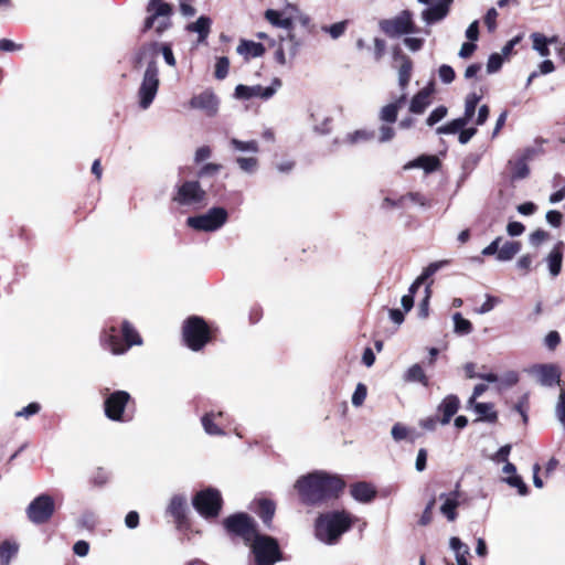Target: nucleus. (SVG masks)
Wrapping results in <instances>:
<instances>
[{
  "instance_id": "obj_43",
  "label": "nucleus",
  "mask_w": 565,
  "mask_h": 565,
  "mask_svg": "<svg viewBox=\"0 0 565 565\" xmlns=\"http://www.w3.org/2000/svg\"><path fill=\"white\" fill-rule=\"evenodd\" d=\"M468 121L462 117L456 118L448 124L440 126L437 128L438 135H452L459 132L462 128L466 127Z\"/></svg>"
},
{
  "instance_id": "obj_17",
  "label": "nucleus",
  "mask_w": 565,
  "mask_h": 565,
  "mask_svg": "<svg viewBox=\"0 0 565 565\" xmlns=\"http://www.w3.org/2000/svg\"><path fill=\"white\" fill-rule=\"evenodd\" d=\"M192 109L202 110L207 117H214L218 113L220 99L211 89L192 96L189 102Z\"/></svg>"
},
{
  "instance_id": "obj_60",
  "label": "nucleus",
  "mask_w": 565,
  "mask_h": 565,
  "mask_svg": "<svg viewBox=\"0 0 565 565\" xmlns=\"http://www.w3.org/2000/svg\"><path fill=\"white\" fill-rule=\"evenodd\" d=\"M499 301H500L499 298L491 296V295H487L486 301L481 305V307L479 309H476V312L487 313V312L491 311L494 308V306L497 303H499Z\"/></svg>"
},
{
  "instance_id": "obj_21",
  "label": "nucleus",
  "mask_w": 565,
  "mask_h": 565,
  "mask_svg": "<svg viewBox=\"0 0 565 565\" xmlns=\"http://www.w3.org/2000/svg\"><path fill=\"white\" fill-rule=\"evenodd\" d=\"M460 407V399L457 395L449 394L447 395L438 405L437 413L441 414L440 424L447 425L450 423L451 418L456 415Z\"/></svg>"
},
{
  "instance_id": "obj_39",
  "label": "nucleus",
  "mask_w": 565,
  "mask_h": 565,
  "mask_svg": "<svg viewBox=\"0 0 565 565\" xmlns=\"http://www.w3.org/2000/svg\"><path fill=\"white\" fill-rule=\"evenodd\" d=\"M413 63L409 57L402 56V64L398 70V85L404 90L412 77Z\"/></svg>"
},
{
  "instance_id": "obj_24",
  "label": "nucleus",
  "mask_w": 565,
  "mask_h": 565,
  "mask_svg": "<svg viewBox=\"0 0 565 565\" xmlns=\"http://www.w3.org/2000/svg\"><path fill=\"white\" fill-rule=\"evenodd\" d=\"M440 167V161L436 156L422 154L418 158L407 162L404 164L403 169L405 171L412 168H420L425 173H433L438 170Z\"/></svg>"
},
{
  "instance_id": "obj_54",
  "label": "nucleus",
  "mask_w": 565,
  "mask_h": 565,
  "mask_svg": "<svg viewBox=\"0 0 565 565\" xmlns=\"http://www.w3.org/2000/svg\"><path fill=\"white\" fill-rule=\"evenodd\" d=\"M505 481L514 488H518V491L521 495H526L529 493V488L522 480V478L518 475L509 476Z\"/></svg>"
},
{
  "instance_id": "obj_55",
  "label": "nucleus",
  "mask_w": 565,
  "mask_h": 565,
  "mask_svg": "<svg viewBox=\"0 0 565 565\" xmlns=\"http://www.w3.org/2000/svg\"><path fill=\"white\" fill-rule=\"evenodd\" d=\"M366 394H367L366 386L362 383H359L356 385V388H355L353 395H352V404L354 406H361L366 398Z\"/></svg>"
},
{
  "instance_id": "obj_57",
  "label": "nucleus",
  "mask_w": 565,
  "mask_h": 565,
  "mask_svg": "<svg viewBox=\"0 0 565 565\" xmlns=\"http://www.w3.org/2000/svg\"><path fill=\"white\" fill-rule=\"evenodd\" d=\"M237 164L246 173H253L257 166V160L253 157L249 158H237Z\"/></svg>"
},
{
  "instance_id": "obj_10",
  "label": "nucleus",
  "mask_w": 565,
  "mask_h": 565,
  "mask_svg": "<svg viewBox=\"0 0 565 565\" xmlns=\"http://www.w3.org/2000/svg\"><path fill=\"white\" fill-rule=\"evenodd\" d=\"M379 25L388 38L393 39L418 31L413 20V13L409 10H403L394 18L381 20Z\"/></svg>"
},
{
  "instance_id": "obj_49",
  "label": "nucleus",
  "mask_w": 565,
  "mask_h": 565,
  "mask_svg": "<svg viewBox=\"0 0 565 565\" xmlns=\"http://www.w3.org/2000/svg\"><path fill=\"white\" fill-rule=\"evenodd\" d=\"M435 504H436V499H435V497H433L426 504V507L420 515V519L418 520L419 525L426 526L431 523L433 510H434Z\"/></svg>"
},
{
  "instance_id": "obj_36",
  "label": "nucleus",
  "mask_w": 565,
  "mask_h": 565,
  "mask_svg": "<svg viewBox=\"0 0 565 565\" xmlns=\"http://www.w3.org/2000/svg\"><path fill=\"white\" fill-rule=\"evenodd\" d=\"M19 552V544L14 541L6 540L0 543V565H9L11 559Z\"/></svg>"
},
{
  "instance_id": "obj_8",
  "label": "nucleus",
  "mask_w": 565,
  "mask_h": 565,
  "mask_svg": "<svg viewBox=\"0 0 565 565\" xmlns=\"http://www.w3.org/2000/svg\"><path fill=\"white\" fill-rule=\"evenodd\" d=\"M253 541L252 550L256 565H274L282 561V552L275 537L257 534Z\"/></svg>"
},
{
  "instance_id": "obj_13",
  "label": "nucleus",
  "mask_w": 565,
  "mask_h": 565,
  "mask_svg": "<svg viewBox=\"0 0 565 565\" xmlns=\"http://www.w3.org/2000/svg\"><path fill=\"white\" fill-rule=\"evenodd\" d=\"M227 217L228 214L224 207H212L203 215L190 216L186 223L196 231L213 232L223 226Z\"/></svg>"
},
{
  "instance_id": "obj_31",
  "label": "nucleus",
  "mask_w": 565,
  "mask_h": 565,
  "mask_svg": "<svg viewBox=\"0 0 565 565\" xmlns=\"http://www.w3.org/2000/svg\"><path fill=\"white\" fill-rule=\"evenodd\" d=\"M223 416H224L223 412L205 413L201 418V423H202V426H203L205 433L209 435H213V436L224 435V430L221 428L220 424L215 423L216 419H222Z\"/></svg>"
},
{
  "instance_id": "obj_48",
  "label": "nucleus",
  "mask_w": 565,
  "mask_h": 565,
  "mask_svg": "<svg viewBox=\"0 0 565 565\" xmlns=\"http://www.w3.org/2000/svg\"><path fill=\"white\" fill-rule=\"evenodd\" d=\"M448 114V109L446 106H438L437 108H435L430 114L429 116L427 117L426 119V124L429 126V127H433L435 126L437 122H439L440 120H443Z\"/></svg>"
},
{
  "instance_id": "obj_15",
  "label": "nucleus",
  "mask_w": 565,
  "mask_h": 565,
  "mask_svg": "<svg viewBox=\"0 0 565 565\" xmlns=\"http://www.w3.org/2000/svg\"><path fill=\"white\" fill-rule=\"evenodd\" d=\"M167 513L173 518L178 531L184 534L192 532V521L188 514V505L184 497L173 495L167 508Z\"/></svg>"
},
{
  "instance_id": "obj_56",
  "label": "nucleus",
  "mask_w": 565,
  "mask_h": 565,
  "mask_svg": "<svg viewBox=\"0 0 565 565\" xmlns=\"http://www.w3.org/2000/svg\"><path fill=\"white\" fill-rule=\"evenodd\" d=\"M439 78L445 84H450L455 79V71L450 65L444 64L438 70Z\"/></svg>"
},
{
  "instance_id": "obj_2",
  "label": "nucleus",
  "mask_w": 565,
  "mask_h": 565,
  "mask_svg": "<svg viewBox=\"0 0 565 565\" xmlns=\"http://www.w3.org/2000/svg\"><path fill=\"white\" fill-rule=\"evenodd\" d=\"M345 488V481L338 475L316 470L301 476L295 483L300 500L307 505H319L338 499Z\"/></svg>"
},
{
  "instance_id": "obj_46",
  "label": "nucleus",
  "mask_w": 565,
  "mask_h": 565,
  "mask_svg": "<svg viewBox=\"0 0 565 565\" xmlns=\"http://www.w3.org/2000/svg\"><path fill=\"white\" fill-rule=\"evenodd\" d=\"M455 332L461 335L469 334L472 330V323L465 319L461 313L456 312L454 315Z\"/></svg>"
},
{
  "instance_id": "obj_41",
  "label": "nucleus",
  "mask_w": 565,
  "mask_h": 565,
  "mask_svg": "<svg viewBox=\"0 0 565 565\" xmlns=\"http://www.w3.org/2000/svg\"><path fill=\"white\" fill-rule=\"evenodd\" d=\"M521 249V243L515 241L505 242L502 247H500L498 253V259L502 262H507L512 259Z\"/></svg>"
},
{
  "instance_id": "obj_18",
  "label": "nucleus",
  "mask_w": 565,
  "mask_h": 565,
  "mask_svg": "<svg viewBox=\"0 0 565 565\" xmlns=\"http://www.w3.org/2000/svg\"><path fill=\"white\" fill-rule=\"evenodd\" d=\"M294 13H298V8L296 6L288 4L284 11H277L274 9L266 10L265 18L270 24L289 31L294 26Z\"/></svg>"
},
{
  "instance_id": "obj_22",
  "label": "nucleus",
  "mask_w": 565,
  "mask_h": 565,
  "mask_svg": "<svg viewBox=\"0 0 565 565\" xmlns=\"http://www.w3.org/2000/svg\"><path fill=\"white\" fill-rule=\"evenodd\" d=\"M536 372L540 377V382L545 386H553L561 383V369L557 364H540L536 366Z\"/></svg>"
},
{
  "instance_id": "obj_4",
  "label": "nucleus",
  "mask_w": 565,
  "mask_h": 565,
  "mask_svg": "<svg viewBox=\"0 0 565 565\" xmlns=\"http://www.w3.org/2000/svg\"><path fill=\"white\" fill-rule=\"evenodd\" d=\"M354 524V518L347 511H331L321 514L316 522V535L320 541L334 544Z\"/></svg>"
},
{
  "instance_id": "obj_16",
  "label": "nucleus",
  "mask_w": 565,
  "mask_h": 565,
  "mask_svg": "<svg viewBox=\"0 0 565 565\" xmlns=\"http://www.w3.org/2000/svg\"><path fill=\"white\" fill-rule=\"evenodd\" d=\"M280 86L281 81L279 78H274L271 84L267 87L239 84L235 87L234 96L238 99L260 98L266 100L273 97Z\"/></svg>"
},
{
  "instance_id": "obj_12",
  "label": "nucleus",
  "mask_w": 565,
  "mask_h": 565,
  "mask_svg": "<svg viewBox=\"0 0 565 565\" xmlns=\"http://www.w3.org/2000/svg\"><path fill=\"white\" fill-rule=\"evenodd\" d=\"M55 512L54 499L46 493L34 498L26 508L28 519L36 525L47 523Z\"/></svg>"
},
{
  "instance_id": "obj_45",
  "label": "nucleus",
  "mask_w": 565,
  "mask_h": 565,
  "mask_svg": "<svg viewBox=\"0 0 565 565\" xmlns=\"http://www.w3.org/2000/svg\"><path fill=\"white\" fill-rule=\"evenodd\" d=\"M533 49L543 57L550 55L547 38L541 33H532Z\"/></svg>"
},
{
  "instance_id": "obj_9",
  "label": "nucleus",
  "mask_w": 565,
  "mask_h": 565,
  "mask_svg": "<svg viewBox=\"0 0 565 565\" xmlns=\"http://www.w3.org/2000/svg\"><path fill=\"white\" fill-rule=\"evenodd\" d=\"M147 11L149 17L145 21L143 32L154 28L156 32L161 34L170 28V15L172 12L170 4L162 0H150Z\"/></svg>"
},
{
  "instance_id": "obj_7",
  "label": "nucleus",
  "mask_w": 565,
  "mask_h": 565,
  "mask_svg": "<svg viewBox=\"0 0 565 565\" xmlns=\"http://www.w3.org/2000/svg\"><path fill=\"white\" fill-rule=\"evenodd\" d=\"M222 524L230 536L241 537L245 543H249L258 534L255 520L245 512L226 516Z\"/></svg>"
},
{
  "instance_id": "obj_23",
  "label": "nucleus",
  "mask_w": 565,
  "mask_h": 565,
  "mask_svg": "<svg viewBox=\"0 0 565 565\" xmlns=\"http://www.w3.org/2000/svg\"><path fill=\"white\" fill-rule=\"evenodd\" d=\"M433 90V85L429 84L428 86L420 89L416 95H414L409 103V111L415 115L424 114L431 103L430 96Z\"/></svg>"
},
{
  "instance_id": "obj_47",
  "label": "nucleus",
  "mask_w": 565,
  "mask_h": 565,
  "mask_svg": "<svg viewBox=\"0 0 565 565\" xmlns=\"http://www.w3.org/2000/svg\"><path fill=\"white\" fill-rule=\"evenodd\" d=\"M530 408L529 394H523L518 403L513 406V409L522 416L523 424L526 425L529 422L527 411Z\"/></svg>"
},
{
  "instance_id": "obj_28",
  "label": "nucleus",
  "mask_w": 565,
  "mask_h": 565,
  "mask_svg": "<svg viewBox=\"0 0 565 565\" xmlns=\"http://www.w3.org/2000/svg\"><path fill=\"white\" fill-rule=\"evenodd\" d=\"M459 483L456 484V489L450 492V494L446 498L445 502L440 507V512L446 519L450 522L456 521L458 518L457 509L459 507Z\"/></svg>"
},
{
  "instance_id": "obj_33",
  "label": "nucleus",
  "mask_w": 565,
  "mask_h": 565,
  "mask_svg": "<svg viewBox=\"0 0 565 565\" xmlns=\"http://www.w3.org/2000/svg\"><path fill=\"white\" fill-rule=\"evenodd\" d=\"M237 53L245 58L258 57L265 53V46L262 43L242 40L236 49Z\"/></svg>"
},
{
  "instance_id": "obj_59",
  "label": "nucleus",
  "mask_w": 565,
  "mask_h": 565,
  "mask_svg": "<svg viewBox=\"0 0 565 565\" xmlns=\"http://www.w3.org/2000/svg\"><path fill=\"white\" fill-rule=\"evenodd\" d=\"M380 136L379 141L381 143H385L391 141L395 137V130L393 127L387 125H382L379 129Z\"/></svg>"
},
{
  "instance_id": "obj_20",
  "label": "nucleus",
  "mask_w": 565,
  "mask_h": 565,
  "mask_svg": "<svg viewBox=\"0 0 565 565\" xmlns=\"http://www.w3.org/2000/svg\"><path fill=\"white\" fill-rule=\"evenodd\" d=\"M350 494L358 502L370 503L376 498L377 490L370 482L358 481L350 486Z\"/></svg>"
},
{
  "instance_id": "obj_53",
  "label": "nucleus",
  "mask_w": 565,
  "mask_h": 565,
  "mask_svg": "<svg viewBox=\"0 0 565 565\" xmlns=\"http://www.w3.org/2000/svg\"><path fill=\"white\" fill-rule=\"evenodd\" d=\"M503 64V56L499 53H493L489 56L487 63V72L489 74L498 72Z\"/></svg>"
},
{
  "instance_id": "obj_62",
  "label": "nucleus",
  "mask_w": 565,
  "mask_h": 565,
  "mask_svg": "<svg viewBox=\"0 0 565 565\" xmlns=\"http://www.w3.org/2000/svg\"><path fill=\"white\" fill-rule=\"evenodd\" d=\"M533 257L530 254L523 255L519 258L516 266L522 270L523 275H526L532 267Z\"/></svg>"
},
{
  "instance_id": "obj_38",
  "label": "nucleus",
  "mask_w": 565,
  "mask_h": 565,
  "mask_svg": "<svg viewBox=\"0 0 565 565\" xmlns=\"http://www.w3.org/2000/svg\"><path fill=\"white\" fill-rule=\"evenodd\" d=\"M279 38L280 42L287 49L290 58H294L298 54L300 47L302 46V40L297 38L292 29L287 31L286 36L280 35Z\"/></svg>"
},
{
  "instance_id": "obj_34",
  "label": "nucleus",
  "mask_w": 565,
  "mask_h": 565,
  "mask_svg": "<svg viewBox=\"0 0 565 565\" xmlns=\"http://www.w3.org/2000/svg\"><path fill=\"white\" fill-rule=\"evenodd\" d=\"M212 21L209 17L202 15L195 22L190 23L186 30L199 34V42L205 41L211 30Z\"/></svg>"
},
{
  "instance_id": "obj_25",
  "label": "nucleus",
  "mask_w": 565,
  "mask_h": 565,
  "mask_svg": "<svg viewBox=\"0 0 565 565\" xmlns=\"http://www.w3.org/2000/svg\"><path fill=\"white\" fill-rule=\"evenodd\" d=\"M406 102V94L403 93L395 102L383 106L380 110L379 118L383 122L394 124L397 119L398 110Z\"/></svg>"
},
{
  "instance_id": "obj_5",
  "label": "nucleus",
  "mask_w": 565,
  "mask_h": 565,
  "mask_svg": "<svg viewBox=\"0 0 565 565\" xmlns=\"http://www.w3.org/2000/svg\"><path fill=\"white\" fill-rule=\"evenodd\" d=\"M100 341L113 354H122L132 345H140L142 338L129 321L124 320L120 329L114 326L106 329Z\"/></svg>"
},
{
  "instance_id": "obj_14",
  "label": "nucleus",
  "mask_w": 565,
  "mask_h": 565,
  "mask_svg": "<svg viewBox=\"0 0 565 565\" xmlns=\"http://www.w3.org/2000/svg\"><path fill=\"white\" fill-rule=\"evenodd\" d=\"M205 200V191L198 180L183 182L173 196V201L183 206L201 205Z\"/></svg>"
},
{
  "instance_id": "obj_44",
  "label": "nucleus",
  "mask_w": 565,
  "mask_h": 565,
  "mask_svg": "<svg viewBox=\"0 0 565 565\" xmlns=\"http://www.w3.org/2000/svg\"><path fill=\"white\" fill-rule=\"evenodd\" d=\"M481 96L476 93H470L467 95L465 100V113L462 118L466 119L468 122L471 120L476 113V107L478 103L480 102Z\"/></svg>"
},
{
  "instance_id": "obj_32",
  "label": "nucleus",
  "mask_w": 565,
  "mask_h": 565,
  "mask_svg": "<svg viewBox=\"0 0 565 565\" xmlns=\"http://www.w3.org/2000/svg\"><path fill=\"white\" fill-rule=\"evenodd\" d=\"M448 264L447 260H444V262H435V263H431L429 264L425 269L424 271L422 273L420 276H418L415 281L411 285L409 289H408V294L407 295H412L414 297V295L417 292V290L419 289V287L430 277L433 276L437 270H439L444 265Z\"/></svg>"
},
{
  "instance_id": "obj_29",
  "label": "nucleus",
  "mask_w": 565,
  "mask_h": 565,
  "mask_svg": "<svg viewBox=\"0 0 565 565\" xmlns=\"http://www.w3.org/2000/svg\"><path fill=\"white\" fill-rule=\"evenodd\" d=\"M448 13L447 2H437L422 12V19L426 24L441 21Z\"/></svg>"
},
{
  "instance_id": "obj_58",
  "label": "nucleus",
  "mask_w": 565,
  "mask_h": 565,
  "mask_svg": "<svg viewBox=\"0 0 565 565\" xmlns=\"http://www.w3.org/2000/svg\"><path fill=\"white\" fill-rule=\"evenodd\" d=\"M40 409L41 405L36 402H32L25 407H23L21 411L17 412L15 416L29 418L30 416L38 414Z\"/></svg>"
},
{
  "instance_id": "obj_19",
  "label": "nucleus",
  "mask_w": 565,
  "mask_h": 565,
  "mask_svg": "<svg viewBox=\"0 0 565 565\" xmlns=\"http://www.w3.org/2000/svg\"><path fill=\"white\" fill-rule=\"evenodd\" d=\"M539 154L535 148H526L509 161L511 177H526L530 173L529 162Z\"/></svg>"
},
{
  "instance_id": "obj_1",
  "label": "nucleus",
  "mask_w": 565,
  "mask_h": 565,
  "mask_svg": "<svg viewBox=\"0 0 565 565\" xmlns=\"http://www.w3.org/2000/svg\"><path fill=\"white\" fill-rule=\"evenodd\" d=\"M162 53L164 62L169 66H175V57L169 44L149 43L142 45L134 55V65L138 67L142 62H147V68L143 73L142 82L138 90L139 106L147 109L152 104L159 88V71L156 56Z\"/></svg>"
},
{
  "instance_id": "obj_11",
  "label": "nucleus",
  "mask_w": 565,
  "mask_h": 565,
  "mask_svg": "<svg viewBox=\"0 0 565 565\" xmlns=\"http://www.w3.org/2000/svg\"><path fill=\"white\" fill-rule=\"evenodd\" d=\"M129 403L134 404L131 395L126 391H115L104 401V412L108 419L113 422H129L130 416H126L125 409Z\"/></svg>"
},
{
  "instance_id": "obj_64",
  "label": "nucleus",
  "mask_w": 565,
  "mask_h": 565,
  "mask_svg": "<svg viewBox=\"0 0 565 565\" xmlns=\"http://www.w3.org/2000/svg\"><path fill=\"white\" fill-rule=\"evenodd\" d=\"M498 11L494 8H491L487 11L484 17V23L490 32L494 31L497 28Z\"/></svg>"
},
{
  "instance_id": "obj_40",
  "label": "nucleus",
  "mask_w": 565,
  "mask_h": 565,
  "mask_svg": "<svg viewBox=\"0 0 565 565\" xmlns=\"http://www.w3.org/2000/svg\"><path fill=\"white\" fill-rule=\"evenodd\" d=\"M374 139V131L360 129L345 135L343 142L349 145H355L360 142H367Z\"/></svg>"
},
{
  "instance_id": "obj_63",
  "label": "nucleus",
  "mask_w": 565,
  "mask_h": 565,
  "mask_svg": "<svg viewBox=\"0 0 565 565\" xmlns=\"http://www.w3.org/2000/svg\"><path fill=\"white\" fill-rule=\"evenodd\" d=\"M404 44L412 52H417L423 47L424 39L408 36L404 39Z\"/></svg>"
},
{
  "instance_id": "obj_61",
  "label": "nucleus",
  "mask_w": 565,
  "mask_h": 565,
  "mask_svg": "<svg viewBox=\"0 0 565 565\" xmlns=\"http://www.w3.org/2000/svg\"><path fill=\"white\" fill-rule=\"evenodd\" d=\"M22 49H23L22 44L15 43L12 40H9V39L0 40V51H2V52H15V51H21Z\"/></svg>"
},
{
  "instance_id": "obj_30",
  "label": "nucleus",
  "mask_w": 565,
  "mask_h": 565,
  "mask_svg": "<svg viewBox=\"0 0 565 565\" xmlns=\"http://www.w3.org/2000/svg\"><path fill=\"white\" fill-rule=\"evenodd\" d=\"M563 252H564V243L558 242L550 252L546 260L548 265V270L553 277L559 275L562 270V262H563Z\"/></svg>"
},
{
  "instance_id": "obj_35",
  "label": "nucleus",
  "mask_w": 565,
  "mask_h": 565,
  "mask_svg": "<svg viewBox=\"0 0 565 565\" xmlns=\"http://www.w3.org/2000/svg\"><path fill=\"white\" fill-rule=\"evenodd\" d=\"M475 412L480 415L478 420H484L488 423L498 422V413L494 411V406L491 403H472Z\"/></svg>"
},
{
  "instance_id": "obj_27",
  "label": "nucleus",
  "mask_w": 565,
  "mask_h": 565,
  "mask_svg": "<svg viewBox=\"0 0 565 565\" xmlns=\"http://www.w3.org/2000/svg\"><path fill=\"white\" fill-rule=\"evenodd\" d=\"M319 107L311 106L309 115L313 122V130L320 135H328L332 129V118L330 116H321Z\"/></svg>"
},
{
  "instance_id": "obj_37",
  "label": "nucleus",
  "mask_w": 565,
  "mask_h": 565,
  "mask_svg": "<svg viewBox=\"0 0 565 565\" xmlns=\"http://www.w3.org/2000/svg\"><path fill=\"white\" fill-rule=\"evenodd\" d=\"M404 380L406 382H417L420 383L423 386L428 387L429 386V379L426 375L424 369L420 364L416 363L412 365L405 373Z\"/></svg>"
},
{
  "instance_id": "obj_50",
  "label": "nucleus",
  "mask_w": 565,
  "mask_h": 565,
  "mask_svg": "<svg viewBox=\"0 0 565 565\" xmlns=\"http://www.w3.org/2000/svg\"><path fill=\"white\" fill-rule=\"evenodd\" d=\"M347 21H340L331 24L330 26H323L322 30L330 34L332 39H339L347 30Z\"/></svg>"
},
{
  "instance_id": "obj_6",
  "label": "nucleus",
  "mask_w": 565,
  "mask_h": 565,
  "mask_svg": "<svg viewBox=\"0 0 565 565\" xmlns=\"http://www.w3.org/2000/svg\"><path fill=\"white\" fill-rule=\"evenodd\" d=\"M192 505L202 518L212 520L221 514L224 500L218 489L207 487L193 495Z\"/></svg>"
},
{
  "instance_id": "obj_52",
  "label": "nucleus",
  "mask_w": 565,
  "mask_h": 565,
  "mask_svg": "<svg viewBox=\"0 0 565 565\" xmlns=\"http://www.w3.org/2000/svg\"><path fill=\"white\" fill-rule=\"evenodd\" d=\"M230 67V61L227 57H218L215 64V77L217 79H224L227 76Z\"/></svg>"
},
{
  "instance_id": "obj_3",
  "label": "nucleus",
  "mask_w": 565,
  "mask_h": 565,
  "mask_svg": "<svg viewBox=\"0 0 565 565\" xmlns=\"http://www.w3.org/2000/svg\"><path fill=\"white\" fill-rule=\"evenodd\" d=\"M182 341L191 351L199 352L207 344L217 341L220 328L209 323L203 317L192 315L182 323Z\"/></svg>"
},
{
  "instance_id": "obj_51",
  "label": "nucleus",
  "mask_w": 565,
  "mask_h": 565,
  "mask_svg": "<svg viewBox=\"0 0 565 565\" xmlns=\"http://www.w3.org/2000/svg\"><path fill=\"white\" fill-rule=\"evenodd\" d=\"M430 296H431V290H430V286L428 285L425 288V297L420 301V303L418 306V310H417L418 317L422 318V319H426L429 316V300H430Z\"/></svg>"
},
{
  "instance_id": "obj_26",
  "label": "nucleus",
  "mask_w": 565,
  "mask_h": 565,
  "mask_svg": "<svg viewBox=\"0 0 565 565\" xmlns=\"http://www.w3.org/2000/svg\"><path fill=\"white\" fill-rule=\"evenodd\" d=\"M255 504V513L260 518L263 523L269 527L276 512L275 502L270 499L262 498L256 500Z\"/></svg>"
},
{
  "instance_id": "obj_42",
  "label": "nucleus",
  "mask_w": 565,
  "mask_h": 565,
  "mask_svg": "<svg viewBox=\"0 0 565 565\" xmlns=\"http://www.w3.org/2000/svg\"><path fill=\"white\" fill-rule=\"evenodd\" d=\"M230 146L234 151L256 153L258 152V142L256 140L242 141L236 138L230 140Z\"/></svg>"
}]
</instances>
